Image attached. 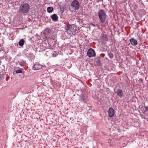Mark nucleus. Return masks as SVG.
Returning <instances> with one entry per match:
<instances>
[{"label":"nucleus","instance_id":"nucleus-18","mask_svg":"<svg viewBox=\"0 0 148 148\" xmlns=\"http://www.w3.org/2000/svg\"><path fill=\"white\" fill-rule=\"evenodd\" d=\"M52 56L53 57H56L58 55L57 53H56V52H55L54 53H53L52 54Z\"/></svg>","mask_w":148,"mask_h":148},{"label":"nucleus","instance_id":"nucleus-13","mask_svg":"<svg viewBox=\"0 0 148 148\" xmlns=\"http://www.w3.org/2000/svg\"><path fill=\"white\" fill-rule=\"evenodd\" d=\"M19 63L20 65L23 66H25L26 65V62L23 60H22L19 62Z\"/></svg>","mask_w":148,"mask_h":148},{"label":"nucleus","instance_id":"nucleus-20","mask_svg":"<svg viewBox=\"0 0 148 148\" xmlns=\"http://www.w3.org/2000/svg\"><path fill=\"white\" fill-rule=\"evenodd\" d=\"M90 25H92L94 27H96L98 25L96 24V25L93 24L92 23H90Z\"/></svg>","mask_w":148,"mask_h":148},{"label":"nucleus","instance_id":"nucleus-5","mask_svg":"<svg viewBox=\"0 0 148 148\" xmlns=\"http://www.w3.org/2000/svg\"><path fill=\"white\" fill-rule=\"evenodd\" d=\"M108 116L110 117H112L114 116V111L112 108H110L108 111Z\"/></svg>","mask_w":148,"mask_h":148},{"label":"nucleus","instance_id":"nucleus-2","mask_svg":"<svg viewBox=\"0 0 148 148\" xmlns=\"http://www.w3.org/2000/svg\"><path fill=\"white\" fill-rule=\"evenodd\" d=\"M98 16L101 23H104L106 19L107 15L105 11L103 10H100L98 13Z\"/></svg>","mask_w":148,"mask_h":148},{"label":"nucleus","instance_id":"nucleus-22","mask_svg":"<svg viewBox=\"0 0 148 148\" xmlns=\"http://www.w3.org/2000/svg\"><path fill=\"white\" fill-rule=\"evenodd\" d=\"M144 108H145V111H148V107L144 106Z\"/></svg>","mask_w":148,"mask_h":148},{"label":"nucleus","instance_id":"nucleus-6","mask_svg":"<svg viewBox=\"0 0 148 148\" xmlns=\"http://www.w3.org/2000/svg\"><path fill=\"white\" fill-rule=\"evenodd\" d=\"M51 32V29L48 28H47L44 32V34L46 35V36H49Z\"/></svg>","mask_w":148,"mask_h":148},{"label":"nucleus","instance_id":"nucleus-25","mask_svg":"<svg viewBox=\"0 0 148 148\" xmlns=\"http://www.w3.org/2000/svg\"><path fill=\"white\" fill-rule=\"evenodd\" d=\"M139 80L141 81V82H142L143 81V79L141 78L139 79Z\"/></svg>","mask_w":148,"mask_h":148},{"label":"nucleus","instance_id":"nucleus-7","mask_svg":"<svg viewBox=\"0 0 148 148\" xmlns=\"http://www.w3.org/2000/svg\"><path fill=\"white\" fill-rule=\"evenodd\" d=\"M130 41L131 44L133 46H136L138 44L137 41L133 38H131L130 40Z\"/></svg>","mask_w":148,"mask_h":148},{"label":"nucleus","instance_id":"nucleus-14","mask_svg":"<svg viewBox=\"0 0 148 148\" xmlns=\"http://www.w3.org/2000/svg\"><path fill=\"white\" fill-rule=\"evenodd\" d=\"M72 25L70 24H69L67 25L66 26V27L65 29L66 31L69 30L71 29L72 28Z\"/></svg>","mask_w":148,"mask_h":148},{"label":"nucleus","instance_id":"nucleus-12","mask_svg":"<svg viewBox=\"0 0 148 148\" xmlns=\"http://www.w3.org/2000/svg\"><path fill=\"white\" fill-rule=\"evenodd\" d=\"M53 10V8L52 7H47V12L50 13Z\"/></svg>","mask_w":148,"mask_h":148},{"label":"nucleus","instance_id":"nucleus-4","mask_svg":"<svg viewBox=\"0 0 148 148\" xmlns=\"http://www.w3.org/2000/svg\"><path fill=\"white\" fill-rule=\"evenodd\" d=\"M87 55L90 58L95 56L96 54L95 51L93 49H90L88 50Z\"/></svg>","mask_w":148,"mask_h":148},{"label":"nucleus","instance_id":"nucleus-11","mask_svg":"<svg viewBox=\"0 0 148 148\" xmlns=\"http://www.w3.org/2000/svg\"><path fill=\"white\" fill-rule=\"evenodd\" d=\"M18 45L21 46H22L24 44V40L23 39H21L18 43Z\"/></svg>","mask_w":148,"mask_h":148},{"label":"nucleus","instance_id":"nucleus-10","mask_svg":"<svg viewBox=\"0 0 148 148\" xmlns=\"http://www.w3.org/2000/svg\"><path fill=\"white\" fill-rule=\"evenodd\" d=\"M101 40L103 42H106L108 40V36L106 34H103L101 37Z\"/></svg>","mask_w":148,"mask_h":148},{"label":"nucleus","instance_id":"nucleus-16","mask_svg":"<svg viewBox=\"0 0 148 148\" xmlns=\"http://www.w3.org/2000/svg\"><path fill=\"white\" fill-rule=\"evenodd\" d=\"M33 69L34 70H37V64H34L32 67Z\"/></svg>","mask_w":148,"mask_h":148},{"label":"nucleus","instance_id":"nucleus-15","mask_svg":"<svg viewBox=\"0 0 148 148\" xmlns=\"http://www.w3.org/2000/svg\"><path fill=\"white\" fill-rule=\"evenodd\" d=\"M108 55L110 59L112 58L114 56L113 54L111 53H108Z\"/></svg>","mask_w":148,"mask_h":148},{"label":"nucleus","instance_id":"nucleus-24","mask_svg":"<svg viewBox=\"0 0 148 148\" xmlns=\"http://www.w3.org/2000/svg\"><path fill=\"white\" fill-rule=\"evenodd\" d=\"M102 55L103 57H104L105 55V54H103Z\"/></svg>","mask_w":148,"mask_h":148},{"label":"nucleus","instance_id":"nucleus-1","mask_svg":"<svg viewBox=\"0 0 148 148\" xmlns=\"http://www.w3.org/2000/svg\"><path fill=\"white\" fill-rule=\"evenodd\" d=\"M30 9V6L28 4L24 3L20 5L19 8L18 12L21 14H25L28 12Z\"/></svg>","mask_w":148,"mask_h":148},{"label":"nucleus","instance_id":"nucleus-9","mask_svg":"<svg viewBox=\"0 0 148 148\" xmlns=\"http://www.w3.org/2000/svg\"><path fill=\"white\" fill-rule=\"evenodd\" d=\"M51 18L52 20L55 21H56L58 20V17L56 14H53L51 16Z\"/></svg>","mask_w":148,"mask_h":148},{"label":"nucleus","instance_id":"nucleus-3","mask_svg":"<svg viewBox=\"0 0 148 148\" xmlns=\"http://www.w3.org/2000/svg\"><path fill=\"white\" fill-rule=\"evenodd\" d=\"M71 7L75 10H78L79 8L80 5L79 2L76 0L73 1L71 3Z\"/></svg>","mask_w":148,"mask_h":148},{"label":"nucleus","instance_id":"nucleus-17","mask_svg":"<svg viewBox=\"0 0 148 148\" xmlns=\"http://www.w3.org/2000/svg\"><path fill=\"white\" fill-rule=\"evenodd\" d=\"M22 69H18L16 71V73H22Z\"/></svg>","mask_w":148,"mask_h":148},{"label":"nucleus","instance_id":"nucleus-21","mask_svg":"<svg viewBox=\"0 0 148 148\" xmlns=\"http://www.w3.org/2000/svg\"><path fill=\"white\" fill-rule=\"evenodd\" d=\"M80 99L82 101H84L83 96H81L80 97Z\"/></svg>","mask_w":148,"mask_h":148},{"label":"nucleus","instance_id":"nucleus-23","mask_svg":"<svg viewBox=\"0 0 148 148\" xmlns=\"http://www.w3.org/2000/svg\"><path fill=\"white\" fill-rule=\"evenodd\" d=\"M97 63H100V60H98L97 61Z\"/></svg>","mask_w":148,"mask_h":148},{"label":"nucleus","instance_id":"nucleus-19","mask_svg":"<svg viewBox=\"0 0 148 148\" xmlns=\"http://www.w3.org/2000/svg\"><path fill=\"white\" fill-rule=\"evenodd\" d=\"M42 68V65L40 64H38V69H40Z\"/></svg>","mask_w":148,"mask_h":148},{"label":"nucleus","instance_id":"nucleus-8","mask_svg":"<svg viewBox=\"0 0 148 148\" xmlns=\"http://www.w3.org/2000/svg\"><path fill=\"white\" fill-rule=\"evenodd\" d=\"M116 93L117 95L120 98L123 96V91L121 89H118L116 91Z\"/></svg>","mask_w":148,"mask_h":148}]
</instances>
